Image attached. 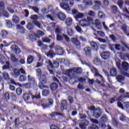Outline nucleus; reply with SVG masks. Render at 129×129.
I'll return each instance as SVG.
<instances>
[{
	"instance_id": "58",
	"label": "nucleus",
	"mask_w": 129,
	"mask_h": 129,
	"mask_svg": "<svg viewBox=\"0 0 129 129\" xmlns=\"http://www.w3.org/2000/svg\"><path fill=\"white\" fill-rule=\"evenodd\" d=\"M88 15H89L90 17H95V15H96V13L91 10L88 12Z\"/></svg>"
},
{
	"instance_id": "47",
	"label": "nucleus",
	"mask_w": 129,
	"mask_h": 129,
	"mask_svg": "<svg viewBox=\"0 0 129 129\" xmlns=\"http://www.w3.org/2000/svg\"><path fill=\"white\" fill-rule=\"evenodd\" d=\"M33 25H35V26H36V27H38V28H39V29H41V24L38 21H33Z\"/></svg>"
},
{
	"instance_id": "12",
	"label": "nucleus",
	"mask_w": 129,
	"mask_h": 129,
	"mask_svg": "<svg viewBox=\"0 0 129 129\" xmlns=\"http://www.w3.org/2000/svg\"><path fill=\"white\" fill-rule=\"evenodd\" d=\"M100 56L104 60L108 59L110 57V52L109 51H104L100 54Z\"/></svg>"
},
{
	"instance_id": "8",
	"label": "nucleus",
	"mask_w": 129,
	"mask_h": 129,
	"mask_svg": "<svg viewBox=\"0 0 129 129\" xmlns=\"http://www.w3.org/2000/svg\"><path fill=\"white\" fill-rule=\"evenodd\" d=\"M26 94H28L29 96H31L32 99H41V95H40V92H36L35 95H33L32 93V91H29L28 93Z\"/></svg>"
},
{
	"instance_id": "1",
	"label": "nucleus",
	"mask_w": 129,
	"mask_h": 129,
	"mask_svg": "<svg viewBox=\"0 0 129 129\" xmlns=\"http://www.w3.org/2000/svg\"><path fill=\"white\" fill-rule=\"evenodd\" d=\"M63 2L60 4V7L63 10H64L67 12L70 11V8L73 6L74 4V0H66V1H62Z\"/></svg>"
},
{
	"instance_id": "21",
	"label": "nucleus",
	"mask_w": 129,
	"mask_h": 129,
	"mask_svg": "<svg viewBox=\"0 0 129 129\" xmlns=\"http://www.w3.org/2000/svg\"><path fill=\"white\" fill-rule=\"evenodd\" d=\"M90 45L92 49L94 50V51H97V50H98V46L96 42L92 41L90 43Z\"/></svg>"
},
{
	"instance_id": "15",
	"label": "nucleus",
	"mask_w": 129,
	"mask_h": 129,
	"mask_svg": "<svg viewBox=\"0 0 129 129\" xmlns=\"http://www.w3.org/2000/svg\"><path fill=\"white\" fill-rule=\"evenodd\" d=\"M110 75L112 77H114L117 75V70L116 68H112L110 70Z\"/></svg>"
},
{
	"instance_id": "25",
	"label": "nucleus",
	"mask_w": 129,
	"mask_h": 129,
	"mask_svg": "<svg viewBox=\"0 0 129 129\" xmlns=\"http://www.w3.org/2000/svg\"><path fill=\"white\" fill-rule=\"evenodd\" d=\"M83 3L86 7L92 6L93 4L92 0H83Z\"/></svg>"
},
{
	"instance_id": "11",
	"label": "nucleus",
	"mask_w": 129,
	"mask_h": 129,
	"mask_svg": "<svg viewBox=\"0 0 129 129\" xmlns=\"http://www.w3.org/2000/svg\"><path fill=\"white\" fill-rule=\"evenodd\" d=\"M93 25H94L98 30H101L102 27L101 26V23L98 19L95 20L93 23Z\"/></svg>"
},
{
	"instance_id": "43",
	"label": "nucleus",
	"mask_w": 129,
	"mask_h": 129,
	"mask_svg": "<svg viewBox=\"0 0 129 129\" xmlns=\"http://www.w3.org/2000/svg\"><path fill=\"white\" fill-rule=\"evenodd\" d=\"M29 9L33 10L37 14H39V8L37 7L29 6Z\"/></svg>"
},
{
	"instance_id": "62",
	"label": "nucleus",
	"mask_w": 129,
	"mask_h": 129,
	"mask_svg": "<svg viewBox=\"0 0 129 129\" xmlns=\"http://www.w3.org/2000/svg\"><path fill=\"white\" fill-rule=\"evenodd\" d=\"M120 74H121V75H123L124 76H126V77H128L129 78V74L124 72V71H120Z\"/></svg>"
},
{
	"instance_id": "35",
	"label": "nucleus",
	"mask_w": 129,
	"mask_h": 129,
	"mask_svg": "<svg viewBox=\"0 0 129 129\" xmlns=\"http://www.w3.org/2000/svg\"><path fill=\"white\" fill-rule=\"evenodd\" d=\"M10 58L11 61H12V62H14V63H17V62L19 61V59H18V58L16 57V56H15V55L13 54H11L10 55Z\"/></svg>"
},
{
	"instance_id": "57",
	"label": "nucleus",
	"mask_w": 129,
	"mask_h": 129,
	"mask_svg": "<svg viewBox=\"0 0 129 129\" xmlns=\"http://www.w3.org/2000/svg\"><path fill=\"white\" fill-rule=\"evenodd\" d=\"M117 5L121 9H122V7L123 5V1L122 0H119L117 2Z\"/></svg>"
},
{
	"instance_id": "60",
	"label": "nucleus",
	"mask_w": 129,
	"mask_h": 129,
	"mask_svg": "<svg viewBox=\"0 0 129 129\" xmlns=\"http://www.w3.org/2000/svg\"><path fill=\"white\" fill-rule=\"evenodd\" d=\"M41 12L44 15H46V14H48L49 10L47 9L46 8H43L41 9Z\"/></svg>"
},
{
	"instance_id": "19",
	"label": "nucleus",
	"mask_w": 129,
	"mask_h": 129,
	"mask_svg": "<svg viewBox=\"0 0 129 129\" xmlns=\"http://www.w3.org/2000/svg\"><path fill=\"white\" fill-rule=\"evenodd\" d=\"M34 28H35V26L32 22H28L26 25V29L29 31H33V30H34Z\"/></svg>"
},
{
	"instance_id": "18",
	"label": "nucleus",
	"mask_w": 129,
	"mask_h": 129,
	"mask_svg": "<svg viewBox=\"0 0 129 129\" xmlns=\"http://www.w3.org/2000/svg\"><path fill=\"white\" fill-rule=\"evenodd\" d=\"M92 49L89 46L86 47L84 48V52H85V54L86 55H90L91 54V51Z\"/></svg>"
},
{
	"instance_id": "24",
	"label": "nucleus",
	"mask_w": 129,
	"mask_h": 129,
	"mask_svg": "<svg viewBox=\"0 0 129 129\" xmlns=\"http://www.w3.org/2000/svg\"><path fill=\"white\" fill-rule=\"evenodd\" d=\"M17 30L21 34H25V28L22 25H17Z\"/></svg>"
},
{
	"instance_id": "38",
	"label": "nucleus",
	"mask_w": 129,
	"mask_h": 129,
	"mask_svg": "<svg viewBox=\"0 0 129 129\" xmlns=\"http://www.w3.org/2000/svg\"><path fill=\"white\" fill-rule=\"evenodd\" d=\"M67 34L70 36V37L73 36L74 35V31H73V30L72 28H67Z\"/></svg>"
},
{
	"instance_id": "9",
	"label": "nucleus",
	"mask_w": 129,
	"mask_h": 129,
	"mask_svg": "<svg viewBox=\"0 0 129 129\" xmlns=\"http://www.w3.org/2000/svg\"><path fill=\"white\" fill-rule=\"evenodd\" d=\"M54 51L57 55L60 56H62V55L64 54V50H63V48L59 45H56L54 47Z\"/></svg>"
},
{
	"instance_id": "52",
	"label": "nucleus",
	"mask_w": 129,
	"mask_h": 129,
	"mask_svg": "<svg viewBox=\"0 0 129 129\" xmlns=\"http://www.w3.org/2000/svg\"><path fill=\"white\" fill-rule=\"evenodd\" d=\"M53 102H54V101H53V99H49L46 100V104H47V105L48 106H49V105H52V104H53Z\"/></svg>"
},
{
	"instance_id": "10",
	"label": "nucleus",
	"mask_w": 129,
	"mask_h": 129,
	"mask_svg": "<svg viewBox=\"0 0 129 129\" xmlns=\"http://www.w3.org/2000/svg\"><path fill=\"white\" fill-rule=\"evenodd\" d=\"M101 109L100 108H98L97 109H96L93 111V115L95 118H99L100 116H101V113H102Z\"/></svg>"
},
{
	"instance_id": "50",
	"label": "nucleus",
	"mask_w": 129,
	"mask_h": 129,
	"mask_svg": "<svg viewBox=\"0 0 129 129\" xmlns=\"http://www.w3.org/2000/svg\"><path fill=\"white\" fill-rule=\"evenodd\" d=\"M102 87H106V88L112 89V85H109L108 83L103 84H102Z\"/></svg>"
},
{
	"instance_id": "51",
	"label": "nucleus",
	"mask_w": 129,
	"mask_h": 129,
	"mask_svg": "<svg viewBox=\"0 0 129 129\" xmlns=\"http://www.w3.org/2000/svg\"><path fill=\"white\" fill-rule=\"evenodd\" d=\"M3 69H10V62L9 61L6 62V64L3 66Z\"/></svg>"
},
{
	"instance_id": "44",
	"label": "nucleus",
	"mask_w": 129,
	"mask_h": 129,
	"mask_svg": "<svg viewBox=\"0 0 129 129\" xmlns=\"http://www.w3.org/2000/svg\"><path fill=\"white\" fill-rule=\"evenodd\" d=\"M62 36L64 39L65 41L67 42V43H69V42H70V38L69 37H68V36H67V35L63 33L62 34Z\"/></svg>"
},
{
	"instance_id": "40",
	"label": "nucleus",
	"mask_w": 129,
	"mask_h": 129,
	"mask_svg": "<svg viewBox=\"0 0 129 129\" xmlns=\"http://www.w3.org/2000/svg\"><path fill=\"white\" fill-rule=\"evenodd\" d=\"M42 94L43 96H48L50 94V90L44 89L42 92Z\"/></svg>"
},
{
	"instance_id": "56",
	"label": "nucleus",
	"mask_w": 129,
	"mask_h": 129,
	"mask_svg": "<svg viewBox=\"0 0 129 129\" xmlns=\"http://www.w3.org/2000/svg\"><path fill=\"white\" fill-rule=\"evenodd\" d=\"M23 99L25 101H28L30 99V96L28 94H25L23 95Z\"/></svg>"
},
{
	"instance_id": "63",
	"label": "nucleus",
	"mask_w": 129,
	"mask_h": 129,
	"mask_svg": "<svg viewBox=\"0 0 129 129\" xmlns=\"http://www.w3.org/2000/svg\"><path fill=\"white\" fill-rule=\"evenodd\" d=\"M5 10V4L4 2H0V11H3Z\"/></svg>"
},
{
	"instance_id": "22",
	"label": "nucleus",
	"mask_w": 129,
	"mask_h": 129,
	"mask_svg": "<svg viewBox=\"0 0 129 129\" xmlns=\"http://www.w3.org/2000/svg\"><path fill=\"white\" fill-rule=\"evenodd\" d=\"M63 74H64V75H67V76H68L69 77H71V74H73V72L72 71V69H70V70H64L63 72Z\"/></svg>"
},
{
	"instance_id": "34",
	"label": "nucleus",
	"mask_w": 129,
	"mask_h": 129,
	"mask_svg": "<svg viewBox=\"0 0 129 129\" xmlns=\"http://www.w3.org/2000/svg\"><path fill=\"white\" fill-rule=\"evenodd\" d=\"M50 89L52 91H55L58 88V85L55 83H52L50 86Z\"/></svg>"
},
{
	"instance_id": "29",
	"label": "nucleus",
	"mask_w": 129,
	"mask_h": 129,
	"mask_svg": "<svg viewBox=\"0 0 129 129\" xmlns=\"http://www.w3.org/2000/svg\"><path fill=\"white\" fill-rule=\"evenodd\" d=\"M66 24L67 25V27H70L71 25H72V18H68L65 21Z\"/></svg>"
},
{
	"instance_id": "59",
	"label": "nucleus",
	"mask_w": 129,
	"mask_h": 129,
	"mask_svg": "<svg viewBox=\"0 0 129 129\" xmlns=\"http://www.w3.org/2000/svg\"><path fill=\"white\" fill-rule=\"evenodd\" d=\"M127 28V26L125 24H123L121 28V30L124 32V33H126V29Z\"/></svg>"
},
{
	"instance_id": "16",
	"label": "nucleus",
	"mask_w": 129,
	"mask_h": 129,
	"mask_svg": "<svg viewBox=\"0 0 129 129\" xmlns=\"http://www.w3.org/2000/svg\"><path fill=\"white\" fill-rule=\"evenodd\" d=\"M57 18L60 20V21H65V19H66V15L61 12H59L57 14Z\"/></svg>"
},
{
	"instance_id": "42",
	"label": "nucleus",
	"mask_w": 129,
	"mask_h": 129,
	"mask_svg": "<svg viewBox=\"0 0 129 129\" xmlns=\"http://www.w3.org/2000/svg\"><path fill=\"white\" fill-rule=\"evenodd\" d=\"M107 120H108V118L106 115H103L100 118V121H102V122H106Z\"/></svg>"
},
{
	"instance_id": "13",
	"label": "nucleus",
	"mask_w": 129,
	"mask_h": 129,
	"mask_svg": "<svg viewBox=\"0 0 129 129\" xmlns=\"http://www.w3.org/2000/svg\"><path fill=\"white\" fill-rule=\"evenodd\" d=\"M11 49L13 51V52H15L16 54L18 55V54H20L21 53V50H20V48L17 46L16 45H13L11 47Z\"/></svg>"
},
{
	"instance_id": "54",
	"label": "nucleus",
	"mask_w": 129,
	"mask_h": 129,
	"mask_svg": "<svg viewBox=\"0 0 129 129\" xmlns=\"http://www.w3.org/2000/svg\"><path fill=\"white\" fill-rule=\"evenodd\" d=\"M81 123H83L86 126L89 125V121L86 119L82 120Z\"/></svg>"
},
{
	"instance_id": "33",
	"label": "nucleus",
	"mask_w": 129,
	"mask_h": 129,
	"mask_svg": "<svg viewBox=\"0 0 129 129\" xmlns=\"http://www.w3.org/2000/svg\"><path fill=\"white\" fill-rule=\"evenodd\" d=\"M34 61V56L32 55H29L27 57V64H32V62Z\"/></svg>"
},
{
	"instance_id": "27",
	"label": "nucleus",
	"mask_w": 129,
	"mask_h": 129,
	"mask_svg": "<svg viewBox=\"0 0 129 129\" xmlns=\"http://www.w3.org/2000/svg\"><path fill=\"white\" fill-rule=\"evenodd\" d=\"M55 55H56V54H55V52H54V51L51 50H49L48 52H47V53H46V56H47V57H49V58H53V57H54Z\"/></svg>"
},
{
	"instance_id": "37",
	"label": "nucleus",
	"mask_w": 129,
	"mask_h": 129,
	"mask_svg": "<svg viewBox=\"0 0 129 129\" xmlns=\"http://www.w3.org/2000/svg\"><path fill=\"white\" fill-rule=\"evenodd\" d=\"M83 17H84V14H83V13H80L79 12L75 17V18L76 20V21H78L79 19H82Z\"/></svg>"
},
{
	"instance_id": "23",
	"label": "nucleus",
	"mask_w": 129,
	"mask_h": 129,
	"mask_svg": "<svg viewBox=\"0 0 129 129\" xmlns=\"http://www.w3.org/2000/svg\"><path fill=\"white\" fill-rule=\"evenodd\" d=\"M73 74L78 73V74H81L82 73V69L80 68H72Z\"/></svg>"
},
{
	"instance_id": "46",
	"label": "nucleus",
	"mask_w": 129,
	"mask_h": 129,
	"mask_svg": "<svg viewBox=\"0 0 129 129\" xmlns=\"http://www.w3.org/2000/svg\"><path fill=\"white\" fill-rule=\"evenodd\" d=\"M98 17L100 19H103L105 18V15H104V13H103V12L100 11L98 13Z\"/></svg>"
},
{
	"instance_id": "7",
	"label": "nucleus",
	"mask_w": 129,
	"mask_h": 129,
	"mask_svg": "<svg viewBox=\"0 0 129 129\" xmlns=\"http://www.w3.org/2000/svg\"><path fill=\"white\" fill-rule=\"evenodd\" d=\"M129 70V63L126 61H123L121 64L120 71L127 72Z\"/></svg>"
},
{
	"instance_id": "28",
	"label": "nucleus",
	"mask_w": 129,
	"mask_h": 129,
	"mask_svg": "<svg viewBox=\"0 0 129 129\" xmlns=\"http://www.w3.org/2000/svg\"><path fill=\"white\" fill-rule=\"evenodd\" d=\"M12 21L15 24H19L20 23V18L16 15H13Z\"/></svg>"
},
{
	"instance_id": "26",
	"label": "nucleus",
	"mask_w": 129,
	"mask_h": 129,
	"mask_svg": "<svg viewBox=\"0 0 129 129\" xmlns=\"http://www.w3.org/2000/svg\"><path fill=\"white\" fill-rule=\"evenodd\" d=\"M116 79L117 81H118V82L121 83L122 82V81H124V80L125 79V78H124V77H123L122 75H118L116 77Z\"/></svg>"
},
{
	"instance_id": "31",
	"label": "nucleus",
	"mask_w": 129,
	"mask_h": 129,
	"mask_svg": "<svg viewBox=\"0 0 129 129\" xmlns=\"http://www.w3.org/2000/svg\"><path fill=\"white\" fill-rule=\"evenodd\" d=\"M39 80L41 84H46V83H47V78H46L45 76L41 77Z\"/></svg>"
},
{
	"instance_id": "5",
	"label": "nucleus",
	"mask_w": 129,
	"mask_h": 129,
	"mask_svg": "<svg viewBox=\"0 0 129 129\" xmlns=\"http://www.w3.org/2000/svg\"><path fill=\"white\" fill-rule=\"evenodd\" d=\"M27 79L29 83L32 84L33 86V88H35V87H37V81L35 80V78L33 77H32V76L28 75L27 76Z\"/></svg>"
},
{
	"instance_id": "20",
	"label": "nucleus",
	"mask_w": 129,
	"mask_h": 129,
	"mask_svg": "<svg viewBox=\"0 0 129 129\" xmlns=\"http://www.w3.org/2000/svg\"><path fill=\"white\" fill-rule=\"evenodd\" d=\"M67 106V101L65 100H63L61 102V106L60 109L61 110H64V109H66Z\"/></svg>"
},
{
	"instance_id": "61",
	"label": "nucleus",
	"mask_w": 129,
	"mask_h": 129,
	"mask_svg": "<svg viewBox=\"0 0 129 129\" xmlns=\"http://www.w3.org/2000/svg\"><path fill=\"white\" fill-rule=\"evenodd\" d=\"M75 29L76 30H77V32H79V33H83V31H82V29L81 28V27H80V26H77L76 27H75Z\"/></svg>"
},
{
	"instance_id": "45",
	"label": "nucleus",
	"mask_w": 129,
	"mask_h": 129,
	"mask_svg": "<svg viewBox=\"0 0 129 129\" xmlns=\"http://www.w3.org/2000/svg\"><path fill=\"white\" fill-rule=\"evenodd\" d=\"M93 63L95 65H99L100 64V59L98 58H95L93 60Z\"/></svg>"
},
{
	"instance_id": "48",
	"label": "nucleus",
	"mask_w": 129,
	"mask_h": 129,
	"mask_svg": "<svg viewBox=\"0 0 129 129\" xmlns=\"http://www.w3.org/2000/svg\"><path fill=\"white\" fill-rule=\"evenodd\" d=\"M24 87H25V88H28V89H30V88L33 87V85L31 84L29 82L24 84Z\"/></svg>"
},
{
	"instance_id": "39",
	"label": "nucleus",
	"mask_w": 129,
	"mask_h": 129,
	"mask_svg": "<svg viewBox=\"0 0 129 129\" xmlns=\"http://www.w3.org/2000/svg\"><path fill=\"white\" fill-rule=\"evenodd\" d=\"M6 25L7 28H9L10 29L13 27V24L12 23V22L9 20H6Z\"/></svg>"
},
{
	"instance_id": "6",
	"label": "nucleus",
	"mask_w": 129,
	"mask_h": 129,
	"mask_svg": "<svg viewBox=\"0 0 129 129\" xmlns=\"http://www.w3.org/2000/svg\"><path fill=\"white\" fill-rule=\"evenodd\" d=\"M89 67L92 72L95 74V76L100 77L101 80L102 81H103V77L101 76V75L99 74V73L98 72V70H97V69L95 68L94 67H92V66H90Z\"/></svg>"
},
{
	"instance_id": "32",
	"label": "nucleus",
	"mask_w": 129,
	"mask_h": 129,
	"mask_svg": "<svg viewBox=\"0 0 129 129\" xmlns=\"http://www.w3.org/2000/svg\"><path fill=\"white\" fill-rule=\"evenodd\" d=\"M112 47H115L116 50H118V51H123V49H122V47L120 46V45L118 44H112Z\"/></svg>"
},
{
	"instance_id": "2",
	"label": "nucleus",
	"mask_w": 129,
	"mask_h": 129,
	"mask_svg": "<svg viewBox=\"0 0 129 129\" xmlns=\"http://www.w3.org/2000/svg\"><path fill=\"white\" fill-rule=\"evenodd\" d=\"M92 22H93V18H91L90 16H88L84 19H81L79 22V25H80L81 27H86L90 26Z\"/></svg>"
},
{
	"instance_id": "14",
	"label": "nucleus",
	"mask_w": 129,
	"mask_h": 129,
	"mask_svg": "<svg viewBox=\"0 0 129 129\" xmlns=\"http://www.w3.org/2000/svg\"><path fill=\"white\" fill-rule=\"evenodd\" d=\"M37 56L39 58L38 61H39L40 62H37L36 63V67L37 68H39V67H41V66H42V65H43V59H42V57L41 56V54H37Z\"/></svg>"
},
{
	"instance_id": "4",
	"label": "nucleus",
	"mask_w": 129,
	"mask_h": 129,
	"mask_svg": "<svg viewBox=\"0 0 129 129\" xmlns=\"http://www.w3.org/2000/svg\"><path fill=\"white\" fill-rule=\"evenodd\" d=\"M71 41L72 43L75 45L76 49H78V50H80V48H81V43H80V41H79L77 38H71Z\"/></svg>"
},
{
	"instance_id": "36",
	"label": "nucleus",
	"mask_w": 129,
	"mask_h": 129,
	"mask_svg": "<svg viewBox=\"0 0 129 129\" xmlns=\"http://www.w3.org/2000/svg\"><path fill=\"white\" fill-rule=\"evenodd\" d=\"M19 80L20 82H24L27 80V76L25 75H21L19 78Z\"/></svg>"
},
{
	"instance_id": "3",
	"label": "nucleus",
	"mask_w": 129,
	"mask_h": 129,
	"mask_svg": "<svg viewBox=\"0 0 129 129\" xmlns=\"http://www.w3.org/2000/svg\"><path fill=\"white\" fill-rule=\"evenodd\" d=\"M64 61H65L64 58H57L56 60H53L52 63L50 60H47L46 63L51 68H58L59 67V63H62Z\"/></svg>"
},
{
	"instance_id": "64",
	"label": "nucleus",
	"mask_w": 129,
	"mask_h": 129,
	"mask_svg": "<svg viewBox=\"0 0 129 129\" xmlns=\"http://www.w3.org/2000/svg\"><path fill=\"white\" fill-rule=\"evenodd\" d=\"M22 89H21V88H18L16 89V93L18 95H21V94H22Z\"/></svg>"
},
{
	"instance_id": "17",
	"label": "nucleus",
	"mask_w": 129,
	"mask_h": 129,
	"mask_svg": "<svg viewBox=\"0 0 129 129\" xmlns=\"http://www.w3.org/2000/svg\"><path fill=\"white\" fill-rule=\"evenodd\" d=\"M0 35H1V37H2L3 39H6L8 35H9V31L6 30H3L1 32Z\"/></svg>"
},
{
	"instance_id": "49",
	"label": "nucleus",
	"mask_w": 129,
	"mask_h": 129,
	"mask_svg": "<svg viewBox=\"0 0 129 129\" xmlns=\"http://www.w3.org/2000/svg\"><path fill=\"white\" fill-rule=\"evenodd\" d=\"M42 42L44 43H50L51 42V39L48 38V37H43L42 39Z\"/></svg>"
},
{
	"instance_id": "30",
	"label": "nucleus",
	"mask_w": 129,
	"mask_h": 129,
	"mask_svg": "<svg viewBox=\"0 0 129 129\" xmlns=\"http://www.w3.org/2000/svg\"><path fill=\"white\" fill-rule=\"evenodd\" d=\"M2 76L5 79V80H6L7 81H9L10 80V76L9 75V74L7 72H4L2 73Z\"/></svg>"
},
{
	"instance_id": "41",
	"label": "nucleus",
	"mask_w": 129,
	"mask_h": 129,
	"mask_svg": "<svg viewBox=\"0 0 129 129\" xmlns=\"http://www.w3.org/2000/svg\"><path fill=\"white\" fill-rule=\"evenodd\" d=\"M14 77H18V76H20V75L21 74L20 73V70L17 69H15L14 70Z\"/></svg>"
},
{
	"instance_id": "53",
	"label": "nucleus",
	"mask_w": 129,
	"mask_h": 129,
	"mask_svg": "<svg viewBox=\"0 0 129 129\" xmlns=\"http://www.w3.org/2000/svg\"><path fill=\"white\" fill-rule=\"evenodd\" d=\"M62 31V29L60 28L57 27L55 29V33L56 35H59L61 34V32Z\"/></svg>"
},
{
	"instance_id": "55",
	"label": "nucleus",
	"mask_w": 129,
	"mask_h": 129,
	"mask_svg": "<svg viewBox=\"0 0 129 129\" xmlns=\"http://www.w3.org/2000/svg\"><path fill=\"white\" fill-rule=\"evenodd\" d=\"M62 40H63V36H61L60 34H57L56 35V41L61 42V41H62Z\"/></svg>"
}]
</instances>
